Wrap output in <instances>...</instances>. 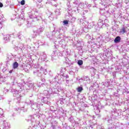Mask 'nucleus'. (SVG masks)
I'll list each match as a JSON object with an SVG mask.
<instances>
[{"mask_svg": "<svg viewBox=\"0 0 129 129\" xmlns=\"http://www.w3.org/2000/svg\"><path fill=\"white\" fill-rule=\"evenodd\" d=\"M114 43H119L120 42V37L117 36L114 39Z\"/></svg>", "mask_w": 129, "mask_h": 129, "instance_id": "f257e3e1", "label": "nucleus"}, {"mask_svg": "<svg viewBox=\"0 0 129 129\" xmlns=\"http://www.w3.org/2000/svg\"><path fill=\"white\" fill-rule=\"evenodd\" d=\"M18 67H19V63H18V62L15 61L13 63V69H17V68H18Z\"/></svg>", "mask_w": 129, "mask_h": 129, "instance_id": "f03ea898", "label": "nucleus"}, {"mask_svg": "<svg viewBox=\"0 0 129 129\" xmlns=\"http://www.w3.org/2000/svg\"><path fill=\"white\" fill-rule=\"evenodd\" d=\"M78 64L80 66H81V65H83V60H79L78 61Z\"/></svg>", "mask_w": 129, "mask_h": 129, "instance_id": "7ed1b4c3", "label": "nucleus"}, {"mask_svg": "<svg viewBox=\"0 0 129 129\" xmlns=\"http://www.w3.org/2000/svg\"><path fill=\"white\" fill-rule=\"evenodd\" d=\"M77 90L78 92H81L82 90H83V88H82V87H79L77 89Z\"/></svg>", "mask_w": 129, "mask_h": 129, "instance_id": "20e7f679", "label": "nucleus"}, {"mask_svg": "<svg viewBox=\"0 0 129 129\" xmlns=\"http://www.w3.org/2000/svg\"><path fill=\"white\" fill-rule=\"evenodd\" d=\"M126 31H125V28L123 27L121 29V32L122 33V34H124V33H125Z\"/></svg>", "mask_w": 129, "mask_h": 129, "instance_id": "39448f33", "label": "nucleus"}, {"mask_svg": "<svg viewBox=\"0 0 129 129\" xmlns=\"http://www.w3.org/2000/svg\"><path fill=\"white\" fill-rule=\"evenodd\" d=\"M69 21L67 20H64L63 21V23L64 25H68V23H69Z\"/></svg>", "mask_w": 129, "mask_h": 129, "instance_id": "423d86ee", "label": "nucleus"}, {"mask_svg": "<svg viewBox=\"0 0 129 129\" xmlns=\"http://www.w3.org/2000/svg\"><path fill=\"white\" fill-rule=\"evenodd\" d=\"M21 5L22 6H24V5H25V0H22L21 2Z\"/></svg>", "mask_w": 129, "mask_h": 129, "instance_id": "0eeeda50", "label": "nucleus"}, {"mask_svg": "<svg viewBox=\"0 0 129 129\" xmlns=\"http://www.w3.org/2000/svg\"><path fill=\"white\" fill-rule=\"evenodd\" d=\"M3 7H4V5L2 3H0V8H3Z\"/></svg>", "mask_w": 129, "mask_h": 129, "instance_id": "6e6552de", "label": "nucleus"}, {"mask_svg": "<svg viewBox=\"0 0 129 129\" xmlns=\"http://www.w3.org/2000/svg\"><path fill=\"white\" fill-rule=\"evenodd\" d=\"M9 73H13V70L10 71Z\"/></svg>", "mask_w": 129, "mask_h": 129, "instance_id": "1a4fd4ad", "label": "nucleus"}]
</instances>
